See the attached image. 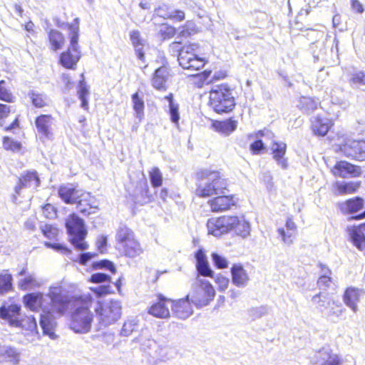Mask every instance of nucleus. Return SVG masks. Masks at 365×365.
Wrapping results in <instances>:
<instances>
[{
	"label": "nucleus",
	"instance_id": "obj_35",
	"mask_svg": "<svg viewBox=\"0 0 365 365\" xmlns=\"http://www.w3.org/2000/svg\"><path fill=\"white\" fill-rule=\"evenodd\" d=\"M130 38L133 46L135 47V51L138 58L143 61L145 55L143 51V48L145 41L141 38L140 32L137 30L130 31Z\"/></svg>",
	"mask_w": 365,
	"mask_h": 365
},
{
	"label": "nucleus",
	"instance_id": "obj_2",
	"mask_svg": "<svg viewBox=\"0 0 365 365\" xmlns=\"http://www.w3.org/2000/svg\"><path fill=\"white\" fill-rule=\"evenodd\" d=\"M207 227L209 234L216 237L221 236L231 230L243 238L250 234V222L246 221L243 217L222 216L218 218H212L207 221Z\"/></svg>",
	"mask_w": 365,
	"mask_h": 365
},
{
	"label": "nucleus",
	"instance_id": "obj_17",
	"mask_svg": "<svg viewBox=\"0 0 365 365\" xmlns=\"http://www.w3.org/2000/svg\"><path fill=\"white\" fill-rule=\"evenodd\" d=\"M334 175L340 178H354L361 173L359 167L352 165L346 161L336 163L333 168Z\"/></svg>",
	"mask_w": 365,
	"mask_h": 365
},
{
	"label": "nucleus",
	"instance_id": "obj_4",
	"mask_svg": "<svg viewBox=\"0 0 365 365\" xmlns=\"http://www.w3.org/2000/svg\"><path fill=\"white\" fill-rule=\"evenodd\" d=\"M199 182L196 194L202 197L224 194L227 182L217 171L203 170L197 173Z\"/></svg>",
	"mask_w": 365,
	"mask_h": 365
},
{
	"label": "nucleus",
	"instance_id": "obj_33",
	"mask_svg": "<svg viewBox=\"0 0 365 365\" xmlns=\"http://www.w3.org/2000/svg\"><path fill=\"white\" fill-rule=\"evenodd\" d=\"M137 341L143 351L150 352L157 346L156 341L152 338L151 334L148 329L142 331Z\"/></svg>",
	"mask_w": 365,
	"mask_h": 365
},
{
	"label": "nucleus",
	"instance_id": "obj_20",
	"mask_svg": "<svg viewBox=\"0 0 365 365\" xmlns=\"http://www.w3.org/2000/svg\"><path fill=\"white\" fill-rule=\"evenodd\" d=\"M172 310L175 316L181 319H186L191 316L193 311L189 301V296L178 301H172Z\"/></svg>",
	"mask_w": 365,
	"mask_h": 365
},
{
	"label": "nucleus",
	"instance_id": "obj_7",
	"mask_svg": "<svg viewBox=\"0 0 365 365\" xmlns=\"http://www.w3.org/2000/svg\"><path fill=\"white\" fill-rule=\"evenodd\" d=\"M210 105L217 113H228L235 106V98L227 84L215 85L210 92Z\"/></svg>",
	"mask_w": 365,
	"mask_h": 365
},
{
	"label": "nucleus",
	"instance_id": "obj_34",
	"mask_svg": "<svg viewBox=\"0 0 365 365\" xmlns=\"http://www.w3.org/2000/svg\"><path fill=\"white\" fill-rule=\"evenodd\" d=\"M237 126V121L232 118L222 121H216L213 123V127L215 130L225 135H229L235 131Z\"/></svg>",
	"mask_w": 365,
	"mask_h": 365
},
{
	"label": "nucleus",
	"instance_id": "obj_42",
	"mask_svg": "<svg viewBox=\"0 0 365 365\" xmlns=\"http://www.w3.org/2000/svg\"><path fill=\"white\" fill-rule=\"evenodd\" d=\"M138 320L135 318L128 319L125 321L120 334L123 336H130L138 327Z\"/></svg>",
	"mask_w": 365,
	"mask_h": 365
},
{
	"label": "nucleus",
	"instance_id": "obj_63",
	"mask_svg": "<svg viewBox=\"0 0 365 365\" xmlns=\"http://www.w3.org/2000/svg\"><path fill=\"white\" fill-rule=\"evenodd\" d=\"M264 149V145L261 139H256V140L250 145V150L253 154H259Z\"/></svg>",
	"mask_w": 365,
	"mask_h": 365
},
{
	"label": "nucleus",
	"instance_id": "obj_40",
	"mask_svg": "<svg viewBox=\"0 0 365 365\" xmlns=\"http://www.w3.org/2000/svg\"><path fill=\"white\" fill-rule=\"evenodd\" d=\"M132 102L133 110L135 112V116L139 120V122L143 119L144 113V101L143 98H140L138 93L132 95Z\"/></svg>",
	"mask_w": 365,
	"mask_h": 365
},
{
	"label": "nucleus",
	"instance_id": "obj_62",
	"mask_svg": "<svg viewBox=\"0 0 365 365\" xmlns=\"http://www.w3.org/2000/svg\"><path fill=\"white\" fill-rule=\"evenodd\" d=\"M110 276L105 273H95L91 275V280L94 283L110 282Z\"/></svg>",
	"mask_w": 365,
	"mask_h": 365
},
{
	"label": "nucleus",
	"instance_id": "obj_28",
	"mask_svg": "<svg viewBox=\"0 0 365 365\" xmlns=\"http://www.w3.org/2000/svg\"><path fill=\"white\" fill-rule=\"evenodd\" d=\"M58 195L61 200L67 204L76 203L79 198L80 193L71 185L61 186L58 189Z\"/></svg>",
	"mask_w": 365,
	"mask_h": 365
},
{
	"label": "nucleus",
	"instance_id": "obj_44",
	"mask_svg": "<svg viewBox=\"0 0 365 365\" xmlns=\"http://www.w3.org/2000/svg\"><path fill=\"white\" fill-rule=\"evenodd\" d=\"M12 276L7 273L0 274V294L7 292L12 288Z\"/></svg>",
	"mask_w": 365,
	"mask_h": 365
},
{
	"label": "nucleus",
	"instance_id": "obj_6",
	"mask_svg": "<svg viewBox=\"0 0 365 365\" xmlns=\"http://www.w3.org/2000/svg\"><path fill=\"white\" fill-rule=\"evenodd\" d=\"M115 241L117 250L125 257L135 258L143 252V248L133 230L125 225L117 229Z\"/></svg>",
	"mask_w": 365,
	"mask_h": 365
},
{
	"label": "nucleus",
	"instance_id": "obj_47",
	"mask_svg": "<svg viewBox=\"0 0 365 365\" xmlns=\"http://www.w3.org/2000/svg\"><path fill=\"white\" fill-rule=\"evenodd\" d=\"M139 189L140 190L141 192V196L140 197H136L135 202L141 205L150 202L151 200L152 195L149 192L148 183L146 182H144L143 184L140 185Z\"/></svg>",
	"mask_w": 365,
	"mask_h": 365
},
{
	"label": "nucleus",
	"instance_id": "obj_54",
	"mask_svg": "<svg viewBox=\"0 0 365 365\" xmlns=\"http://www.w3.org/2000/svg\"><path fill=\"white\" fill-rule=\"evenodd\" d=\"M42 213L48 219H54L57 216V209L51 204H46L42 207Z\"/></svg>",
	"mask_w": 365,
	"mask_h": 365
},
{
	"label": "nucleus",
	"instance_id": "obj_37",
	"mask_svg": "<svg viewBox=\"0 0 365 365\" xmlns=\"http://www.w3.org/2000/svg\"><path fill=\"white\" fill-rule=\"evenodd\" d=\"M349 83L353 88L365 86V72L357 71L349 73Z\"/></svg>",
	"mask_w": 365,
	"mask_h": 365
},
{
	"label": "nucleus",
	"instance_id": "obj_5",
	"mask_svg": "<svg viewBox=\"0 0 365 365\" xmlns=\"http://www.w3.org/2000/svg\"><path fill=\"white\" fill-rule=\"evenodd\" d=\"M79 18L74 19L73 21L68 24L70 43L67 51L63 52L59 58V63L67 69H76L81 54L78 46L79 38Z\"/></svg>",
	"mask_w": 365,
	"mask_h": 365
},
{
	"label": "nucleus",
	"instance_id": "obj_13",
	"mask_svg": "<svg viewBox=\"0 0 365 365\" xmlns=\"http://www.w3.org/2000/svg\"><path fill=\"white\" fill-rule=\"evenodd\" d=\"M18 276L24 277L18 282L19 288L21 290L27 291L39 288L43 284V281L34 273L27 272L26 268H23Z\"/></svg>",
	"mask_w": 365,
	"mask_h": 365
},
{
	"label": "nucleus",
	"instance_id": "obj_26",
	"mask_svg": "<svg viewBox=\"0 0 365 365\" xmlns=\"http://www.w3.org/2000/svg\"><path fill=\"white\" fill-rule=\"evenodd\" d=\"M354 245L365 255V223L348 229Z\"/></svg>",
	"mask_w": 365,
	"mask_h": 365
},
{
	"label": "nucleus",
	"instance_id": "obj_51",
	"mask_svg": "<svg viewBox=\"0 0 365 365\" xmlns=\"http://www.w3.org/2000/svg\"><path fill=\"white\" fill-rule=\"evenodd\" d=\"M3 147L7 150L19 151L21 149L20 143L11 139L9 137H4L3 139Z\"/></svg>",
	"mask_w": 365,
	"mask_h": 365
},
{
	"label": "nucleus",
	"instance_id": "obj_22",
	"mask_svg": "<svg viewBox=\"0 0 365 365\" xmlns=\"http://www.w3.org/2000/svg\"><path fill=\"white\" fill-rule=\"evenodd\" d=\"M40 180L36 171L27 172L21 178H19V185L15 187V193L21 195V190L24 187L36 189L39 186Z\"/></svg>",
	"mask_w": 365,
	"mask_h": 365
},
{
	"label": "nucleus",
	"instance_id": "obj_46",
	"mask_svg": "<svg viewBox=\"0 0 365 365\" xmlns=\"http://www.w3.org/2000/svg\"><path fill=\"white\" fill-rule=\"evenodd\" d=\"M19 327L31 332L35 331L37 329L36 320L33 316L26 317L19 319Z\"/></svg>",
	"mask_w": 365,
	"mask_h": 365
},
{
	"label": "nucleus",
	"instance_id": "obj_11",
	"mask_svg": "<svg viewBox=\"0 0 365 365\" xmlns=\"http://www.w3.org/2000/svg\"><path fill=\"white\" fill-rule=\"evenodd\" d=\"M198 44L183 46L178 54L179 64L184 69L198 71L205 66V61L197 56Z\"/></svg>",
	"mask_w": 365,
	"mask_h": 365
},
{
	"label": "nucleus",
	"instance_id": "obj_21",
	"mask_svg": "<svg viewBox=\"0 0 365 365\" xmlns=\"http://www.w3.org/2000/svg\"><path fill=\"white\" fill-rule=\"evenodd\" d=\"M363 294L364 292L362 290L355 287H349L344 292V302L354 313H356L359 309L357 304L360 302L361 297Z\"/></svg>",
	"mask_w": 365,
	"mask_h": 365
},
{
	"label": "nucleus",
	"instance_id": "obj_15",
	"mask_svg": "<svg viewBox=\"0 0 365 365\" xmlns=\"http://www.w3.org/2000/svg\"><path fill=\"white\" fill-rule=\"evenodd\" d=\"M21 306L11 304L0 307V318L7 322L11 326L19 327Z\"/></svg>",
	"mask_w": 365,
	"mask_h": 365
},
{
	"label": "nucleus",
	"instance_id": "obj_64",
	"mask_svg": "<svg viewBox=\"0 0 365 365\" xmlns=\"http://www.w3.org/2000/svg\"><path fill=\"white\" fill-rule=\"evenodd\" d=\"M171 12L169 15H170V17H168L169 19L175 21H182L185 19V15L184 11L175 9V10H171Z\"/></svg>",
	"mask_w": 365,
	"mask_h": 365
},
{
	"label": "nucleus",
	"instance_id": "obj_23",
	"mask_svg": "<svg viewBox=\"0 0 365 365\" xmlns=\"http://www.w3.org/2000/svg\"><path fill=\"white\" fill-rule=\"evenodd\" d=\"M232 283L238 287H245L250 281V277L243 266L240 264H235L231 267Z\"/></svg>",
	"mask_w": 365,
	"mask_h": 365
},
{
	"label": "nucleus",
	"instance_id": "obj_58",
	"mask_svg": "<svg viewBox=\"0 0 365 365\" xmlns=\"http://www.w3.org/2000/svg\"><path fill=\"white\" fill-rule=\"evenodd\" d=\"M4 81H0V99L7 102H12L14 97L4 87Z\"/></svg>",
	"mask_w": 365,
	"mask_h": 365
},
{
	"label": "nucleus",
	"instance_id": "obj_19",
	"mask_svg": "<svg viewBox=\"0 0 365 365\" xmlns=\"http://www.w3.org/2000/svg\"><path fill=\"white\" fill-rule=\"evenodd\" d=\"M212 212H220L230 210L235 205L232 195H220L208 201Z\"/></svg>",
	"mask_w": 365,
	"mask_h": 365
},
{
	"label": "nucleus",
	"instance_id": "obj_52",
	"mask_svg": "<svg viewBox=\"0 0 365 365\" xmlns=\"http://www.w3.org/2000/svg\"><path fill=\"white\" fill-rule=\"evenodd\" d=\"M159 32L163 39H169L176 34V29L172 26L163 24L160 26Z\"/></svg>",
	"mask_w": 365,
	"mask_h": 365
},
{
	"label": "nucleus",
	"instance_id": "obj_32",
	"mask_svg": "<svg viewBox=\"0 0 365 365\" xmlns=\"http://www.w3.org/2000/svg\"><path fill=\"white\" fill-rule=\"evenodd\" d=\"M36 126L39 133L48 138L51 134V127L53 123V118L50 115H41L36 118Z\"/></svg>",
	"mask_w": 365,
	"mask_h": 365
},
{
	"label": "nucleus",
	"instance_id": "obj_29",
	"mask_svg": "<svg viewBox=\"0 0 365 365\" xmlns=\"http://www.w3.org/2000/svg\"><path fill=\"white\" fill-rule=\"evenodd\" d=\"M196 267L199 274L204 277H212L213 271L210 269L206 255L203 250H199L195 254Z\"/></svg>",
	"mask_w": 365,
	"mask_h": 365
},
{
	"label": "nucleus",
	"instance_id": "obj_48",
	"mask_svg": "<svg viewBox=\"0 0 365 365\" xmlns=\"http://www.w3.org/2000/svg\"><path fill=\"white\" fill-rule=\"evenodd\" d=\"M318 103L311 98L302 97L300 99L299 106L305 112H312L317 107Z\"/></svg>",
	"mask_w": 365,
	"mask_h": 365
},
{
	"label": "nucleus",
	"instance_id": "obj_38",
	"mask_svg": "<svg viewBox=\"0 0 365 365\" xmlns=\"http://www.w3.org/2000/svg\"><path fill=\"white\" fill-rule=\"evenodd\" d=\"M82 80L80 81L78 84V96L79 99L81 101V107L85 109H88V102L87 100V96L89 95V91L87 88L86 83L84 81L83 79V75H81Z\"/></svg>",
	"mask_w": 365,
	"mask_h": 365
},
{
	"label": "nucleus",
	"instance_id": "obj_43",
	"mask_svg": "<svg viewBox=\"0 0 365 365\" xmlns=\"http://www.w3.org/2000/svg\"><path fill=\"white\" fill-rule=\"evenodd\" d=\"M322 267V275L319 278L317 284L321 289H327L329 287L331 283V278L330 277L331 271L329 269L324 265H321Z\"/></svg>",
	"mask_w": 365,
	"mask_h": 365
},
{
	"label": "nucleus",
	"instance_id": "obj_61",
	"mask_svg": "<svg viewBox=\"0 0 365 365\" xmlns=\"http://www.w3.org/2000/svg\"><path fill=\"white\" fill-rule=\"evenodd\" d=\"M171 9L168 5L163 4L157 8L155 11V13L157 16L162 17L165 19H168V17L170 16V13Z\"/></svg>",
	"mask_w": 365,
	"mask_h": 365
},
{
	"label": "nucleus",
	"instance_id": "obj_16",
	"mask_svg": "<svg viewBox=\"0 0 365 365\" xmlns=\"http://www.w3.org/2000/svg\"><path fill=\"white\" fill-rule=\"evenodd\" d=\"M341 359L330 349L324 347L314 356V363L319 365H341Z\"/></svg>",
	"mask_w": 365,
	"mask_h": 365
},
{
	"label": "nucleus",
	"instance_id": "obj_24",
	"mask_svg": "<svg viewBox=\"0 0 365 365\" xmlns=\"http://www.w3.org/2000/svg\"><path fill=\"white\" fill-rule=\"evenodd\" d=\"M169 304L172 307V300L164 297L160 298L159 302L150 307L148 313L158 318H168L170 317Z\"/></svg>",
	"mask_w": 365,
	"mask_h": 365
},
{
	"label": "nucleus",
	"instance_id": "obj_57",
	"mask_svg": "<svg viewBox=\"0 0 365 365\" xmlns=\"http://www.w3.org/2000/svg\"><path fill=\"white\" fill-rule=\"evenodd\" d=\"M212 259L215 263V265L217 268L224 269L227 267V264H228L227 260L222 256H221L217 253H212Z\"/></svg>",
	"mask_w": 365,
	"mask_h": 365
},
{
	"label": "nucleus",
	"instance_id": "obj_55",
	"mask_svg": "<svg viewBox=\"0 0 365 365\" xmlns=\"http://www.w3.org/2000/svg\"><path fill=\"white\" fill-rule=\"evenodd\" d=\"M278 232L285 244L291 245L292 243L295 232L289 231L287 230L285 231L284 228H279Z\"/></svg>",
	"mask_w": 365,
	"mask_h": 365
},
{
	"label": "nucleus",
	"instance_id": "obj_18",
	"mask_svg": "<svg viewBox=\"0 0 365 365\" xmlns=\"http://www.w3.org/2000/svg\"><path fill=\"white\" fill-rule=\"evenodd\" d=\"M21 357V352L19 349L10 345H2L0 349V364L19 365Z\"/></svg>",
	"mask_w": 365,
	"mask_h": 365
},
{
	"label": "nucleus",
	"instance_id": "obj_9",
	"mask_svg": "<svg viewBox=\"0 0 365 365\" xmlns=\"http://www.w3.org/2000/svg\"><path fill=\"white\" fill-rule=\"evenodd\" d=\"M95 312L99 323L104 327L109 326L120 318L122 304L120 301L117 299L98 301Z\"/></svg>",
	"mask_w": 365,
	"mask_h": 365
},
{
	"label": "nucleus",
	"instance_id": "obj_41",
	"mask_svg": "<svg viewBox=\"0 0 365 365\" xmlns=\"http://www.w3.org/2000/svg\"><path fill=\"white\" fill-rule=\"evenodd\" d=\"M29 97L33 105L36 108L44 107L48 103V98L46 95L34 91H31L29 93Z\"/></svg>",
	"mask_w": 365,
	"mask_h": 365
},
{
	"label": "nucleus",
	"instance_id": "obj_8",
	"mask_svg": "<svg viewBox=\"0 0 365 365\" xmlns=\"http://www.w3.org/2000/svg\"><path fill=\"white\" fill-rule=\"evenodd\" d=\"M66 228L70 242L76 250L83 251L88 249V245L84 240L87 230L83 219L75 213L69 215L66 219Z\"/></svg>",
	"mask_w": 365,
	"mask_h": 365
},
{
	"label": "nucleus",
	"instance_id": "obj_27",
	"mask_svg": "<svg viewBox=\"0 0 365 365\" xmlns=\"http://www.w3.org/2000/svg\"><path fill=\"white\" fill-rule=\"evenodd\" d=\"M312 301L313 304H316L317 307L320 309L322 312H324L328 307H331V310L327 312V314L329 316L334 314L339 316L342 312L341 309L339 313L333 310L335 302L333 300H331L326 294H322L321 293L316 294L312 297Z\"/></svg>",
	"mask_w": 365,
	"mask_h": 365
},
{
	"label": "nucleus",
	"instance_id": "obj_36",
	"mask_svg": "<svg viewBox=\"0 0 365 365\" xmlns=\"http://www.w3.org/2000/svg\"><path fill=\"white\" fill-rule=\"evenodd\" d=\"M364 205V200L362 198L356 197L346 200L341 204V210L347 213H354L360 210Z\"/></svg>",
	"mask_w": 365,
	"mask_h": 365
},
{
	"label": "nucleus",
	"instance_id": "obj_60",
	"mask_svg": "<svg viewBox=\"0 0 365 365\" xmlns=\"http://www.w3.org/2000/svg\"><path fill=\"white\" fill-rule=\"evenodd\" d=\"M95 268H103L109 270L112 273L115 272L114 264L108 260H101L93 264Z\"/></svg>",
	"mask_w": 365,
	"mask_h": 365
},
{
	"label": "nucleus",
	"instance_id": "obj_3",
	"mask_svg": "<svg viewBox=\"0 0 365 365\" xmlns=\"http://www.w3.org/2000/svg\"><path fill=\"white\" fill-rule=\"evenodd\" d=\"M74 299L77 308L72 314L70 327L76 333H88L93 322V314L88 309L92 303V297L88 293L76 296Z\"/></svg>",
	"mask_w": 365,
	"mask_h": 365
},
{
	"label": "nucleus",
	"instance_id": "obj_53",
	"mask_svg": "<svg viewBox=\"0 0 365 365\" xmlns=\"http://www.w3.org/2000/svg\"><path fill=\"white\" fill-rule=\"evenodd\" d=\"M195 24L192 21H187L186 24L180 28L179 36L187 37L195 32Z\"/></svg>",
	"mask_w": 365,
	"mask_h": 365
},
{
	"label": "nucleus",
	"instance_id": "obj_56",
	"mask_svg": "<svg viewBox=\"0 0 365 365\" xmlns=\"http://www.w3.org/2000/svg\"><path fill=\"white\" fill-rule=\"evenodd\" d=\"M331 101L333 104L337 105L344 110L348 108L350 106V102L348 99L339 98L334 93H331Z\"/></svg>",
	"mask_w": 365,
	"mask_h": 365
},
{
	"label": "nucleus",
	"instance_id": "obj_14",
	"mask_svg": "<svg viewBox=\"0 0 365 365\" xmlns=\"http://www.w3.org/2000/svg\"><path fill=\"white\" fill-rule=\"evenodd\" d=\"M76 203H77L78 210L86 215L96 213L98 210L96 198L88 192L81 194Z\"/></svg>",
	"mask_w": 365,
	"mask_h": 365
},
{
	"label": "nucleus",
	"instance_id": "obj_50",
	"mask_svg": "<svg viewBox=\"0 0 365 365\" xmlns=\"http://www.w3.org/2000/svg\"><path fill=\"white\" fill-rule=\"evenodd\" d=\"M41 230L43 235L49 240L56 239L58 235V229L52 225L46 224L41 227Z\"/></svg>",
	"mask_w": 365,
	"mask_h": 365
},
{
	"label": "nucleus",
	"instance_id": "obj_31",
	"mask_svg": "<svg viewBox=\"0 0 365 365\" xmlns=\"http://www.w3.org/2000/svg\"><path fill=\"white\" fill-rule=\"evenodd\" d=\"M287 145L282 142H275L272 146L274 159L282 168L287 167V159L284 158L286 153Z\"/></svg>",
	"mask_w": 365,
	"mask_h": 365
},
{
	"label": "nucleus",
	"instance_id": "obj_30",
	"mask_svg": "<svg viewBox=\"0 0 365 365\" xmlns=\"http://www.w3.org/2000/svg\"><path fill=\"white\" fill-rule=\"evenodd\" d=\"M331 120L326 118L314 117L312 120V129L314 134L324 136L331 127Z\"/></svg>",
	"mask_w": 365,
	"mask_h": 365
},
{
	"label": "nucleus",
	"instance_id": "obj_45",
	"mask_svg": "<svg viewBox=\"0 0 365 365\" xmlns=\"http://www.w3.org/2000/svg\"><path fill=\"white\" fill-rule=\"evenodd\" d=\"M359 184L352 182L336 183L337 190L341 194L353 193L359 188Z\"/></svg>",
	"mask_w": 365,
	"mask_h": 365
},
{
	"label": "nucleus",
	"instance_id": "obj_39",
	"mask_svg": "<svg viewBox=\"0 0 365 365\" xmlns=\"http://www.w3.org/2000/svg\"><path fill=\"white\" fill-rule=\"evenodd\" d=\"M48 37L53 51L60 49L64 43V37L58 31L51 30Z\"/></svg>",
	"mask_w": 365,
	"mask_h": 365
},
{
	"label": "nucleus",
	"instance_id": "obj_25",
	"mask_svg": "<svg viewBox=\"0 0 365 365\" xmlns=\"http://www.w3.org/2000/svg\"><path fill=\"white\" fill-rule=\"evenodd\" d=\"M170 76V70L165 66H161L155 70L151 80L153 88L162 91L167 88V81Z\"/></svg>",
	"mask_w": 365,
	"mask_h": 365
},
{
	"label": "nucleus",
	"instance_id": "obj_10",
	"mask_svg": "<svg viewBox=\"0 0 365 365\" xmlns=\"http://www.w3.org/2000/svg\"><path fill=\"white\" fill-rule=\"evenodd\" d=\"M195 295L192 296V302L197 307H202L210 304L214 299L215 291L209 281L197 276L192 284Z\"/></svg>",
	"mask_w": 365,
	"mask_h": 365
},
{
	"label": "nucleus",
	"instance_id": "obj_49",
	"mask_svg": "<svg viewBox=\"0 0 365 365\" xmlns=\"http://www.w3.org/2000/svg\"><path fill=\"white\" fill-rule=\"evenodd\" d=\"M150 180L154 187H158L162 185L163 175L158 168H153L149 172Z\"/></svg>",
	"mask_w": 365,
	"mask_h": 365
},
{
	"label": "nucleus",
	"instance_id": "obj_59",
	"mask_svg": "<svg viewBox=\"0 0 365 365\" xmlns=\"http://www.w3.org/2000/svg\"><path fill=\"white\" fill-rule=\"evenodd\" d=\"M169 113L171 121L178 124L180 119L179 105L178 103L169 105Z\"/></svg>",
	"mask_w": 365,
	"mask_h": 365
},
{
	"label": "nucleus",
	"instance_id": "obj_1",
	"mask_svg": "<svg viewBox=\"0 0 365 365\" xmlns=\"http://www.w3.org/2000/svg\"><path fill=\"white\" fill-rule=\"evenodd\" d=\"M25 307L31 311L41 310L40 325L45 335L54 339L56 335L54 329L56 325L53 314H62L67 309L68 301L61 293L60 287H51L48 294L33 292L23 298Z\"/></svg>",
	"mask_w": 365,
	"mask_h": 365
},
{
	"label": "nucleus",
	"instance_id": "obj_12",
	"mask_svg": "<svg viewBox=\"0 0 365 365\" xmlns=\"http://www.w3.org/2000/svg\"><path fill=\"white\" fill-rule=\"evenodd\" d=\"M340 150L347 158L365 160V141L349 140L340 147Z\"/></svg>",
	"mask_w": 365,
	"mask_h": 365
}]
</instances>
